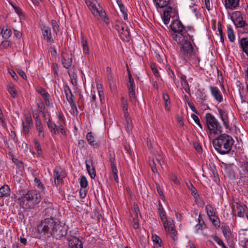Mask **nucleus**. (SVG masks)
Segmentation results:
<instances>
[{
    "instance_id": "f257e3e1",
    "label": "nucleus",
    "mask_w": 248,
    "mask_h": 248,
    "mask_svg": "<svg viewBox=\"0 0 248 248\" xmlns=\"http://www.w3.org/2000/svg\"><path fill=\"white\" fill-rule=\"evenodd\" d=\"M171 30V36L173 39L179 45L180 53L186 60L197 59L200 62L199 58L196 55L194 51L193 47L190 41H193V36L188 33L180 21L173 20L170 25Z\"/></svg>"
},
{
    "instance_id": "f03ea898",
    "label": "nucleus",
    "mask_w": 248,
    "mask_h": 248,
    "mask_svg": "<svg viewBox=\"0 0 248 248\" xmlns=\"http://www.w3.org/2000/svg\"><path fill=\"white\" fill-rule=\"evenodd\" d=\"M213 140L212 143L215 150L220 155H224L230 153L234 143L232 137L226 133H220Z\"/></svg>"
},
{
    "instance_id": "7ed1b4c3",
    "label": "nucleus",
    "mask_w": 248,
    "mask_h": 248,
    "mask_svg": "<svg viewBox=\"0 0 248 248\" xmlns=\"http://www.w3.org/2000/svg\"><path fill=\"white\" fill-rule=\"evenodd\" d=\"M40 194L36 190H29L18 198L16 201L19 206L24 209H33L41 201Z\"/></svg>"
},
{
    "instance_id": "20e7f679",
    "label": "nucleus",
    "mask_w": 248,
    "mask_h": 248,
    "mask_svg": "<svg viewBox=\"0 0 248 248\" xmlns=\"http://www.w3.org/2000/svg\"><path fill=\"white\" fill-rule=\"evenodd\" d=\"M58 221L57 218L49 215H46L37 227L38 233L44 238H50L52 231Z\"/></svg>"
},
{
    "instance_id": "39448f33",
    "label": "nucleus",
    "mask_w": 248,
    "mask_h": 248,
    "mask_svg": "<svg viewBox=\"0 0 248 248\" xmlns=\"http://www.w3.org/2000/svg\"><path fill=\"white\" fill-rule=\"evenodd\" d=\"M205 121L207 129L209 130V136L214 137L222 132V126L221 124L211 113H206Z\"/></svg>"
},
{
    "instance_id": "423d86ee",
    "label": "nucleus",
    "mask_w": 248,
    "mask_h": 248,
    "mask_svg": "<svg viewBox=\"0 0 248 248\" xmlns=\"http://www.w3.org/2000/svg\"><path fill=\"white\" fill-rule=\"evenodd\" d=\"M231 19L236 27L240 28V32L242 33H248V24L244 20L240 11L234 12L231 16Z\"/></svg>"
},
{
    "instance_id": "0eeeda50",
    "label": "nucleus",
    "mask_w": 248,
    "mask_h": 248,
    "mask_svg": "<svg viewBox=\"0 0 248 248\" xmlns=\"http://www.w3.org/2000/svg\"><path fill=\"white\" fill-rule=\"evenodd\" d=\"M68 227L64 225H62L58 221L55 229L52 231L51 237L56 239H61L62 237H66L67 233Z\"/></svg>"
},
{
    "instance_id": "6e6552de",
    "label": "nucleus",
    "mask_w": 248,
    "mask_h": 248,
    "mask_svg": "<svg viewBox=\"0 0 248 248\" xmlns=\"http://www.w3.org/2000/svg\"><path fill=\"white\" fill-rule=\"evenodd\" d=\"M116 29L119 33L122 40L128 42L129 40L130 33L126 26L124 24H120L116 26Z\"/></svg>"
},
{
    "instance_id": "1a4fd4ad",
    "label": "nucleus",
    "mask_w": 248,
    "mask_h": 248,
    "mask_svg": "<svg viewBox=\"0 0 248 248\" xmlns=\"http://www.w3.org/2000/svg\"><path fill=\"white\" fill-rule=\"evenodd\" d=\"M66 176L65 171L61 167H56L54 170V183L59 185L63 182V179Z\"/></svg>"
},
{
    "instance_id": "9d476101",
    "label": "nucleus",
    "mask_w": 248,
    "mask_h": 248,
    "mask_svg": "<svg viewBox=\"0 0 248 248\" xmlns=\"http://www.w3.org/2000/svg\"><path fill=\"white\" fill-rule=\"evenodd\" d=\"M64 91L66 95V98L70 105L71 108L77 109V106L74 101V97L72 94V91L68 85L64 86Z\"/></svg>"
},
{
    "instance_id": "9b49d317",
    "label": "nucleus",
    "mask_w": 248,
    "mask_h": 248,
    "mask_svg": "<svg viewBox=\"0 0 248 248\" xmlns=\"http://www.w3.org/2000/svg\"><path fill=\"white\" fill-rule=\"evenodd\" d=\"M217 110L219 118L222 120L224 126L226 129L230 130L231 127L230 126V122L227 111L224 109L219 108H217Z\"/></svg>"
},
{
    "instance_id": "f8f14e48",
    "label": "nucleus",
    "mask_w": 248,
    "mask_h": 248,
    "mask_svg": "<svg viewBox=\"0 0 248 248\" xmlns=\"http://www.w3.org/2000/svg\"><path fill=\"white\" fill-rule=\"evenodd\" d=\"M91 11L94 16H98L102 20H103V21L105 22L106 24H108V18L107 16L105 11L102 9L101 7H100V8H97L95 5V7L92 9Z\"/></svg>"
},
{
    "instance_id": "ddd939ff",
    "label": "nucleus",
    "mask_w": 248,
    "mask_h": 248,
    "mask_svg": "<svg viewBox=\"0 0 248 248\" xmlns=\"http://www.w3.org/2000/svg\"><path fill=\"white\" fill-rule=\"evenodd\" d=\"M69 241V248H83V243L77 236H71L66 238Z\"/></svg>"
},
{
    "instance_id": "4468645a",
    "label": "nucleus",
    "mask_w": 248,
    "mask_h": 248,
    "mask_svg": "<svg viewBox=\"0 0 248 248\" xmlns=\"http://www.w3.org/2000/svg\"><path fill=\"white\" fill-rule=\"evenodd\" d=\"M210 89L212 95L214 96L216 100L219 103L222 102L223 96L218 88L211 86Z\"/></svg>"
},
{
    "instance_id": "2eb2a0df",
    "label": "nucleus",
    "mask_w": 248,
    "mask_h": 248,
    "mask_svg": "<svg viewBox=\"0 0 248 248\" xmlns=\"http://www.w3.org/2000/svg\"><path fill=\"white\" fill-rule=\"evenodd\" d=\"M42 34L45 39H46L48 42H53L54 40L51 36V32L50 28L47 26H43L41 28Z\"/></svg>"
},
{
    "instance_id": "dca6fc26",
    "label": "nucleus",
    "mask_w": 248,
    "mask_h": 248,
    "mask_svg": "<svg viewBox=\"0 0 248 248\" xmlns=\"http://www.w3.org/2000/svg\"><path fill=\"white\" fill-rule=\"evenodd\" d=\"M239 43L243 52L248 56V38L245 37L241 38Z\"/></svg>"
},
{
    "instance_id": "f3484780",
    "label": "nucleus",
    "mask_w": 248,
    "mask_h": 248,
    "mask_svg": "<svg viewBox=\"0 0 248 248\" xmlns=\"http://www.w3.org/2000/svg\"><path fill=\"white\" fill-rule=\"evenodd\" d=\"M240 0H225V2L227 8L235 9L238 7Z\"/></svg>"
},
{
    "instance_id": "a211bd4d",
    "label": "nucleus",
    "mask_w": 248,
    "mask_h": 248,
    "mask_svg": "<svg viewBox=\"0 0 248 248\" xmlns=\"http://www.w3.org/2000/svg\"><path fill=\"white\" fill-rule=\"evenodd\" d=\"M87 140L90 145L93 147H99V143L94 140V137L92 132H90L87 133L86 135Z\"/></svg>"
},
{
    "instance_id": "6ab92c4d",
    "label": "nucleus",
    "mask_w": 248,
    "mask_h": 248,
    "mask_svg": "<svg viewBox=\"0 0 248 248\" xmlns=\"http://www.w3.org/2000/svg\"><path fill=\"white\" fill-rule=\"evenodd\" d=\"M223 234L225 239L228 241L231 239L232 233L228 226L222 225L221 227Z\"/></svg>"
},
{
    "instance_id": "aec40b11",
    "label": "nucleus",
    "mask_w": 248,
    "mask_h": 248,
    "mask_svg": "<svg viewBox=\"0 0 248 248\" xmlns=\"http://www.w3.org/2000/svg\"><path fill=\"white\" fill-rule=\"evenodd\" d=\"M35 126L36 129L38 132V136L42 138L45 137L44 132V127L41 120H37L36 122Z\"/></svg>"
},
{
    "instance_id": "412c9836",
    "label": "nucleus",
    "mask_w": 248,
    "mask_h": 248,
    "mask_svg": "<svg viewBox=\"0 0 248 248\" xmlns=\"http://www.w3.org/2000/svg\"><path fill=\"white\" fill-rule=\"evenodd\" d=\"M10 192L9 186L4 185L0 188V198L8 196L10 195Z\"/></svg>"
},
{
    "instance_id": "4be33fe9",
    "label": "nucleus",
    "mask_w": 248,
    "mask_h": 248,
    "mask_svg": "<svg viewBox=\"0 0 248 248\" xmlns=\"http://www.w3.org/2000/svg\"><path fill=\"white\" fill-rule=\"evenodd\" d=\"M47 125L50 130L52 134H58L59 133L58 129H57V126L56 124L52 122L50 119L47 122Z\"/></svg>"
},
{
    "instance_id": "5701e85b",
    "label": "nucleus",
    "mask_w": 248,
    "mask_h": 248,
    "mask_svg": "<svg viewBox=\"0 0 248 248\" xmlns=\"http://www.w3.org/2000/svg\"><path fill=\"white\" fill-rule=\"evenodd\" d=\"M233 213L235 216L239 217H243L244 213L243 212V208L241 205L238 204L236 207L233 208Z\"/></svg>"
},
{
    "instance_id": "b1692460",
    "label": "nucleus",
    "mask_w": 248,
    "mask_h": 248,
    "mask_svg": "<svg viewBox=\"0 0 248 248\" xmlns=\"http://www.w3.org/2000/svg\"><path fill=\"white\" fill-rule=\"evenodd\" d=\"M91 166L87 162L86 163L87 170L89 175H90L91 178L93 179L95 177L96 173L94 168L93 166V163L92 160H91Z\"/></svg>"
},
{
    "instance_id": "393cba45",
    "label": "nucleus",
    "mask_w": 248,
    "mask_h": 248,
    "mask_svg": "<svg viewBox=\"0 0 248 248\" xmlns=\"http://www.w3.org/2000/svg\"><path fill=\"white\" fill-rule=\"evenodd\" d=\"M127 86L129 91H135V85L134 78L129 71H128V81L127 83Z\"/></svg>"
},
{
    "instance_id": "a878e982",
    "label": "nucleus",
    "mask_w": 248,
    "mask_h": 248,
    "mask_svg": "<svg viewBox=\"0 0 248 248\" xmlns=\"http://www.w3.org/2000/svg\"><path fill=\"white\" fill-rule=\"evenodd\" d=\"M227 34L229 40L231 42H233L235 39V37L233 29L230 25L227 26Z\"/></svg>"
},
{
    "instance_id": "bb28decb",
    "label": "nucleus",
    "mask_w": 248,
    "mask_h": 248,
    "mask_svg": "<svg viewBox=\"0 0 248 248\" xmlns=\"http://www.w3.org/2000/svg\"><path fill=\"white\" fill-rule=\"evenodd\" d=\"M156 6L162 8L168 5L170 0H153Z\"/></svg>"
},
{
    "instance_id": "cd10ccee",
    "label": "nucleus",
    "mask_w": 248,
    "mask_h": 248,
    "mask_svg": "<svg viewBox=\"0 0 248 248\" xmlns=\"http://www.w3.org/2000/svg\"><path fill=\"white\" fill-rule=\"evenodd\" d=\"M7 89L13 98H15L17 95V92L13 84H9L7 86Z\"/></svg>"
},
{
    "instance_id": "c85d7f7f",
    "label": "nucleus",
    "mask_w": 248,
    "mask_h": 248,
    "mask_svg": "<svg viewBox=\"0 0 248 248\" xmlns=\"http://www.w3.org/2000/svg\"><path fill=\"white\" fill-rule=\"evenodd\" d=\"M81 45L83 48V52L86 55L89 54V50L87 44V41L84 39L83 36H81Z\"/></svg>"
},
{
    "instance_id": "c756f323",
    "label": "nucleus",
    "mask_w": 248,
    "mask_h": 248,
    "mask_svg": "<svg viewBox=\"0 0 248 248\" xmlns=\"http://www.w3.org/2000/svg\"><path fill=\"white\" fill-rule=\"evenodd\" d=\"M126 125V131H129L131 130L132 128V121L131 120V118L129 117V115H127V117L126 116H124Z\"/></svg>"
},
{
    "instance_id": "7c9ffc66",
    "label": "nucleus",
    "mask_w": 248,
    "mask_h": 248,
    "mask_svg": "<svg viewBox=\"0 0 248 248\" xmlns=\"http://www.w3.org/2000/svg\"><path fill=\"white\" fill-rule=\"evenodd\" d=\"M169 13V12L167 11L166 9L164 10L163 20V22L165 25H167L169 23L170 20V14Z\"/></svg>"
},
{
    "instance_id": "2f4dec72",
    "label": "nucleus",
    "mask_w": 248,
    "mask_h": 248,
    "mask_svg": "<svg viewBox=\"0 0 248 248\" xmlns=\"http://www.w3.org/2000/svg\"><path fill=\"white\" fill-rule=\"evenodd\" d=\"M152 239L155 243L154 246L161 247V240L160 238L156 235H152Z\"/></svg>"
},
{
    "instance_id": "473e14b6",
    "label": "nucleus",
    "mask_w": 248,
    "mask_h": 248,
    "mask_svg": "<svg viewBox=\"0 0 248 248\" xmlns=\"http://www.w3.org/2000/svg\"><path fill=\"white\" fill-rule=\"evenodd\" d=\"M62 63L64 67L66 69L69 68L72 64V59H66L64 57H62Z\"/></svg>"
},
{
    "instance_id": "72a5a7b5",
    "label": "nucleus",
    "mask_w": 248,
    "mask_h": 248,
    "mask_svg": "<svg viewBox=\"0 0 248 248\" xmlns=\"http://www.w3.org/2000/svg\"><path fill=\"white\" fill-rule=\"evenodd\" d=\"M69 75L71 79V82L74 86L77 85V75L74 73H69Z\"/></svg>"
},
{
    "instance_id": "f704fd0d",
    "label": "nucleus",
    "mask_w": 248,
    "mask_h": 248,
    "mask_svg": "<svg viewBox=\"0 0 248 248\" xmlns=\"http://www.w3.org/2000/svg\"><path fill=\"white\" fill-rule=\"evenodd\" d=\"M206 210L207 214L210 218L216 216L214 210L211 206H210V205L206 206Z\"/></svg>"
},
{
    "instance_id": "c9c22d12",
    "label": "nucleus",
    "mask_w": 248,
    "mask_h": 248,
    "mask_svg": "<svg viewBox=\"0 0 248 248\" xmlns=\"http://www.w3.org/2000/svg\"><path fill=\"white\" fill-rule=\"evenodd\" d=\"M2 36L5 39H8L12 35V31L10 29H3V31L2 33Z\"/></svg>"
},
{
    "instance_id": "e433bc0d",
    "label": "nucleus",
    "mask_w": 248,
    "mask_h": 248,
    "mask_svg": "<svg viewBox=\"0 0 248 248\" xmlns=\"http://www.w3.org/2000/svg\"><path fill=\"white\" fill-rule=\"evenodd\" d=\"M149 165L150 166L152 170L154 173H157V170L156 167V164L154 159H150L149 160Z\"/></svg>"
},
{
    "instance_id": "4c0bfd02",
    "label": "nucleus",
    "mask_w": 248,
    "mask_h": 248,
    "mask_svg": "<svg viewBox=\"0 0 248 248\" xmlns=\"http://www.w3.org/2000/svg\"><path fill=\"white\" fill-rule=\"evenodd\" d=\"M51 24L52 26L53 31L56 33H57V32H58L60 31V28L56 21L55 20H52L51 21Z\"/></svg>"
},
{
    "instance_id": "58836bf2",
    "label": "nucleus",
    "mask_w": 248,
    "mask_h": 248,
    "mask_svg": "<svg viewBox=\"0 0 248 248\" xmlns=\"http://www.w3.org/2000/svg\"><path fill=\"white\" fill-rule=\"evenodd\" d=\"M108 76V81L110 85V87H115V81L113 77V74H109Z\"/></svg>"
},
{
    "instance_id": "ea45409f",
    "label": "nucleus",
    "mask_w": 248,
    "mask_h": 248,
    "mask_svg": "<svg viewBox=\"0 0 248 248\" xmlns=\"http://www.w3.org/2000/svg\"><path fill=\"white\" fill-rule=\"evenodd\" d=\"M80 185L81 188L85 189L88 186V181L84 176H82L80 179Z\"/></svg>"
},
{
    "instance_id": "a19ab883",
    "label": "nucleus",
    "mask_w": 248,
    "mask_h": 248,
    "mask_svg": "<svg viewBox=\"0 0 248 248\" xmlns=\"http://www.w3.org/2000/svg\"><path fill=\"white\" fill-rule=\"evenodd\" d=\"M187 186L189 188V189L191 190L192 195L195 198L197 197V196H199V194L197 193V189L191 183H190L189 185H187Z\"/></svg>"
},
{
    "instance_id": "79ce46f5",
    "label": "nucleus",
    "mask_w": 248,
    "mask_h": 248,
    "mask_svg": "<svg viewBox=\"0 0 248 248\" xmlns=\"http://www.w3.org/2000/svg\"><path fill=\"white\" fill-rule=\"evenodd\" d=\"M128 95L130 101L132 103H135L136 102V98L135 96V91H129L128 93Z\"/></svg>"
},
{
    "instance_id": "37998d69",
    "label": "nucleus",
    "mask_w": 248,
    "mask_h": 248,
    "mask_svg": "<svg viewBox=\"0 0 248 248\" xmlns=\"http://www.w3.org/2000/svg\"><path fill=\"white\" fill-rule=\"evenodd\" d=\"M33 142L35 146V148L37 152V154H38V155H41L42 152L39 142L37 140H34Z\"/></svg>"
},
{
    "instance_id": "c03bdc74",
    "label": "nucleus",
    "mask_w": 248,
    "mask_h": 248,
    "mask_svg": "<svg viewBox=\"0 0 248 248\" xmlns=\"http://www.w3.org/2000/svg\"><path fill=\"white\" fill-rule=\"evenodd\" d=\"M210 219L216 227L218 228L219 227L220 221L218 217L217 216H216Z\"/></svg>"
},
{
    "instance_id": "a18cd8bd",
    "label": "nucleus",
    "mask_w": 248,
    "mask_h": 248,
    "mask_svg": "<svg viewBox=\"0 0 248 248\" xmlns=\"http://www.w3.org/2000/svg\"><path fill=\"white\" fill-rule=\"evenodd\" d=\"M191 117L195 122V123L199 126L201 129H202V125L200 123V121L198 117L194 114L191 115Z\"/></svg>"
},
{
    "instance_id": "49530a36",
    "label": "nucleus",
    "mask_w": 248,
    "mask_h": 248,
    "mask_svg": "<svg viewBox=\"0 0 248 248\" xmlns=\"http://www.w3.org/2000/svg\"><path fill=\"white\" fill-rule=\"evenodd\" d=\"M26 121L25 122V124L29 125H32V120L30 114H27L25 115Z\"/></svg>"
},
{
    "instance_id": "de8ad7c7",
    "label": "nucleus",
    "mask_w": 248,
    "mask_h": 248,
    "mask_svg": "<svg viewBox=\"0 0 248 248\" xmlns=\"http://www.w3.org/2000/svg\"><path fill=\"white\" fill-rule=\"evenodd\" d=\"M212 237L214 239V240L216 241L217 243L221 247L224 244L223 241L219 237L216 235H212Z\"/></svg>"
},
{
    "instance_id": "09e8293b",
    "label": "nucleus",
    "mask_w": 248,
    "mask_h": 248,
    "mask_svg": "<svg viewBox=\"0 0 248 248\" xmlns=\"http://www.w3.org/2000/svg\"><path fill=\"white\" fill-rule=\"evenodd\" d=\"M158 213L160 217H165L166 215L165 211L163 209L162 205L159 203L158 208Z\"/></svg>"
},
{
    "instance_id": "8fccbe9b",
    "label": "nucleus",
    "mask_w": 248,
    "mask_h": 248,
    "mask_svg": "<svg viewBox=\"0 0 248 248\" xmlns=\"http://www.w3.org/2000/svg\"><path fill=\"white\" fill-rule=\"evenodd\" d=\"M122 105L124 116L127 117V115H128L129 114L128 112V105L126 101L123 102Z\"/></svg>"
},
{
    "instance_id": "3c124183",
    "label": "nucleus",
    "mask_w": 248,
    "mask_h": 248,
    "mask_svg": "<svg viewBox=\"0 0 248 248\" xmlns=\"http://www.w3.org/2000/svg\"><path fill=\"white\" fill-rule=\"evenodd\" d=\"M38 92L41 94L43 98L46 97H49V94L44 89L41 88L39 89L38 90Z\"/></svg>"
},
{
    "instance_id": "603ef678",
    "label": "nucleus",
    "mask_w": 248,
    "mask_h": 248,
    "mask_svg": "<svg viewBox=\"0 0 248 248\" xmlns=\"http://www.w3.org/2000/svg\"><path fill=\"white\" fill-rule=\"evenodd\" d=\"M167 11L169 12V14H170V17L173 18L175 17L176 13L174 9H172L171 7L169 6L166 8Z\"/></svg>"
},
{
    "instance_id": "864d4df0",
    "label": "nucleus",
    "mask_w": 248,
    "mask_h": 248,
    "mask_svg": "<svg viewBox=\"0 0 248 248\" xmlns=\"http://www.w3.org/2000/svg\"><path fill=\"white\" fill-rule=\"evenodd\" d=\"M34 182L37 185V186L39 188L41 189L42 191L44 190L45 187L42 184V183L41 182L40 180L39 179L35 178L34 179Z\"/></svg>"
},
{
    "instance_id": "5fc2aeb1",
    "label": "nucleus",
    "mask_w": 248,
    "mask_h": 248,
    "mask_svg": "<svg viewBox=\"0 0 248 248\" xmlns=\"http://www.w3.org/2000/svg\"><path fill=\"white\" fill-rule=\"evenodd\" d=\"M9 3L13 7V8H14V9L15 10V12L17 13V14L18 15L20 16V15H21L22 11H21V9L19 7L16 6L15 4H14L11 1H9Z\"/></svg>"
},
{
    "instance_id": "6e6d98bb",
    "label": "nucleus",
    "mask_w": 248,
    "mask_h": 248,
    "mask_svg": "<svg viewBox=\"0 0 248 248\" xmlns=\"http://www.w3.org/2000/svg\"><path fill=\"white\" fill-rule=\"evenodd\" d=\"M112 172L113 174V177L114 180L116 182H118V176L117 175V170L116 167H113V169H112Z\"/></svg>"
},
{
    "instance_id": "4d7b16f0",
    "label": "nucleus",
    "mask_w": 248,
    "mask_h": 248,
    "mask_svg": "<svg viewBox=\"0 0 248 248\" xmlns=\"http://www.w3.org/2000/svg\"><path fill=\"white\" fill-rule=\"evenodd\" d=\"M11 46V43L7 39L3 40L1 44V46L3 48H7Z\"/></svg>"
},
{
    "instance_id": "13d9d810",
    "label": "nucleus",
    "mask_w": 248,
    "mask_h": 248,
    "mask_svg": "<svg viewBox=\"0 0 248 248\" xmlns=\"http://www.w3.org/2000/svg\"><path fill=\"white\" fill-rule=\"evenodd\" d=\"M22 124L23 125V131L24 133L25 134H28L29 130H30V128L31 127V125H29V124H25L24 122H22Z\"/></svg>"
},
{
    "instance_id": "bf43d9fd",
    "label": "nucleus",
    "mask_w": 248,
    "mask_h": 248,
    "mask_svg": "<svg viewBox=\"0 0 248 248\" xmlns=\"http://www.w3.org/2000/svg\"><path fill=\"white\" fill-rule=\"evenodd\" d=\"M115 155H112L111 154H109V161L110 162L111 168V169H113V167H116L115 164Z\"/></svg>"
},
{
    "instance_id": "052dcab7",
    "label": "nucleus",
    "mask_w": 248,
    "mask_h": 248,
    "mask_svg": "<svg viewBox=\"0 0 248 248\" xmlns=\"http://www.w3.org/2000/svg\"><path fill=\"white\" fill-rule=\"evenodd\" d=\"M87 5V6L89 8L90 10L91 11L92 9L94 8L95 7V4H93L91 0H84Z\"/></svg>"
},
{
    "instance_id": "680f3d73",
    "label": "nucleus",
    "mask_w": 248,
    "mask_h": 248,
    "mask_svg": "<svg viewBox=\"0 0 248 248\" xmlns=\"http://www.w3.org/2000/svg\"><path fill=\"white\" fill-rule=\"evenodd\" d=\"M170 227H171V230L172 231V238H173V239L174 240H175V239H176V231L175 229H174L173 228V227H174V225L172 224V223H170Z\"/></svg>"
},
{
    "instance_id": "e2e57ef3",
    "label": "nucleus",
    "mask_w": 248,
    "mask_h": 248,
    "mask_svg": "<svg viewBox=\"0 0 248 248\" xmlns=\"http://www.w3.org/2000/svg\"><path fill=\"white\" fill-rule=\"evenodd\" d=\"M17 72L18 74L24 79H27V76L25 73V72L21 69H18L17 70Z\"/></svg>"
},
{
    "instance_id": "0e129e2a",
    "label": "nucleus",
    "mask_w": 248,
    "mask_h": 248,
    "mask_svg": "<svg viewBox=\"0 0 248 248\" xmlns=\"http://www.w3.org/2000/svg\"><path fill=\"white\" fill-rule=\"evenodd\" d=\"M12 160L13 162L17 166H18L19 167H20L21 164H22V162L16 158H15L12 156Z\"/></svg>"
},
{
    "instance_id": "69168bd1",
    "label": "nucleus",
    "mask_w": 248,
    "mask_h": 248,
    "mask_svg": "<svg viewBox=\"0 0 248 248\" xmlns=\"http://www.w3.org/2000/svg\"><path fill=\"white\" fill-rule=\"evenodd\" d=\"M203 227H204L203 226H202V225H200V224H197L195 226L196 232L197 233H199V232H202V230H203Z\"/></svg>"
},
{
    "instance_id": "338daca9",
    "label": "nucleus",
    "mask_w": 248,
    "mask_h": 248,
    "mask_svg": "<svg viewBox=\"0 0 248 248\" xmlns=\"http://www.w3.org/2000/svg\"><path fill=\"white\" fill-rule=\"evenodd\" d=\"M182 86H183L186 92L188 93H190V88L187 82H185V83H182Z\"/></svg>"
},
{
    "instance_id": "774afa93",
    "label": "nucleus",
    "mask_w": 248,
    "mask_h": 248,
    "mask_svg": "<svg viewBox=\"0 0 248 248\" xmlns=\"http://www.w3.org/2000/svg\"><path fill=\"white\" fill-rule=\"evenodd\" d=\"M98 95L100 98L101 103H103L104 102V96L103 95V92L102 90H99L98 92Z\"/></svg>"
}]
</instances>
